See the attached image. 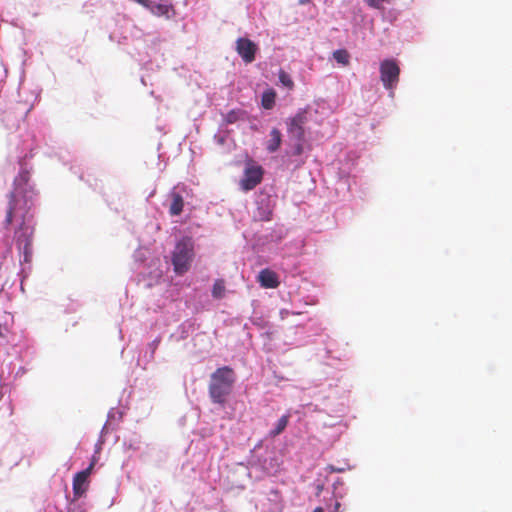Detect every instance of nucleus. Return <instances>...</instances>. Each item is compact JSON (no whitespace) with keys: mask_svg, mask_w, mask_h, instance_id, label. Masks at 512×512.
Segmentation results:
<instances>
[{"mask_svg":"<svg viewBox=\"0 0 512 512\" xmlns=\"http://www.w3.org/2000/svg\"><path fill=\"white\" fill-rule=\"evenodd\" d=\"M303 153V141H296L293 146L292 155L299 156Z\"/></svg>","mask_w":512,"mask_h":512,"instance_id":"nucleus-18","label":"nucleus"},{"mask_svg":"<svg viewBox=\"0 0 512 512\" xmlns=\"http://www.w3.org/2000/svg\"><path fill=\"white\" fill-rule=\"evenodd\" d=\"M17 180H20L24 183H27L29 181V172L27 170H22L20 173H19V177Z\"/></svg>","mask_w":512,"mask_h":512,"instance_id":"nucleus-19","label":"nucleus"},{"mask_svg":"<svg viewBox=\"0 0 512 512\" xmlns=\"http://www.w3.org/2000/svg\"><path fill=\"white\" fill-rule=\"evenodd\" d=\"M275 98H276V93L273 90H268V91L264 92L262 95V100H261L262 106L265 109L273 108V106L275 104Z\"/></svg>","mask_w":512,"mask_h":512,"instance_id":"nucleus-13","label":"nucleus"},{"mask_svg":"<svg viewBox=\"0 0 512 512\" xmlns=\"http://www.w3.org/2000/svg\"><path fill=\"white\" fill-rule=\"evenodd\" d=\"M219 289H220V283H219V282H217V283L215 284V286H214V291H213V292H214V294H215L216 296H220V294H218V290H219Z\"/></svg>","mask_w":512,"mask_h":512,"instance_id":"nucleus-23","label":"nucleus"},{"mask_svg":"<svg viewBox=\"0 0 512 512\" xmlns=\"http://www.w3.org/2000/svg\"><path fill=\"white\" fill-rule=\"evenodd\" d=\"M209 392L215 403L224 402V368H218L211 377Z\"/></svg>","mask_w":512,"mask_h":512,"instance_id":"nucleus-6","label":"nucleus"},{"mask_svg":"<svg viewBox=\"0 0 512 512\" xmlns=\"http://www.w3.org/2000/svg\"><path fill=\"white\" fill-rule=\"evenodd\" d=\"M226 371V385L234 382V378L232 377L233 371L229 369L228 367L225 368Z\"/></svg>","mask_w":512,"mask_h":512,"instance_id":"nucleus-20","label":"nucleus"},{"mask_svg":"<svg viewBox=\"0 0 512 512\" xmlns=\"http://www.w3.org/2000/svg\"><path fill=\"white\" fill-rule=\"evenodd\" d=\"M258 281L264 288H277L280 284L278 275L270 269L261 270L258 275Z\"/></svg>","mask_w":512,"mask_h":512,"instance_id":"nucleus-10","label":"nucleus"},{"mask_svg":"<svg viewBox=\"0 0 512 512\" xmlns=\"http://www.w3.org/2000/svg\"><path fill=\"white\" fill-rule=\"evenodd\" d=\"M6 327L0 324V337H5Z\"/></svg>","mask_w":512,"mask_h":512,"instance_id":"nucleus-24","label":"nucleus"},{"mask_svg":"<svg viewBox=\"0 0 512 512\" xmlns=\"http://www.w3.org/2000/svg\"><path fill=\"white\" fill-rule=\"evenodd\" d=\"M313 512H324V509L322 507H317Z\"/></svg>","mask_w":512,"mask_h":512,"instance_id":"nucleus-26","label":"nucleus"},{"mask_svg":"<svg viewBox=\"0 0 512 512\" xmlns=\"http://www.w3.org/2000/svg\"><path fill=\"white\" fill-rule=\"evenodd\" d=\"M380 74L383 86L392 90L399 81L400 68L395 60H384L380 64Z\"/></svg>","mask_w":512,"mask_h":512,"instance_id":"nucleus-3","label":"nucleus"},{"mask_svg":"<svg viewBox=\"0 0 512 512\" xmlns=\"http://www.w3.org/2000/svg\"><path fill=\"white\" fill-rule=\"evenodd\" d=\"M300 4H306L309 2V0H299Z\"/></svg>","mask_w":512,"mask_h":512,"instance_id":"nucleus-27","label":"nucleus"},{"mask_svg":"<svg viewBox=\"0 0 512 512\" xmlns=\"http://www.w3.org/2000/svg\"><path fill=\"white\" fill-rule=\"evenodd\" d=\"M290 415H283L276 423L275 428L269 432L270 437L274 438L280 435L287 427L289 423Z\"/></svg>","mask_w":512,"mask_h":512,"instance_id":"nucleus-12","label":"nucleus"},{"mask_svg":"<svg viewBox=\"0 0 512 512\" xmlns=\"http://www.w3.org/2000/svg\"><path fill=\"white\" fill-rule=\"evenodd\" d=\"M271 214L272 210L269 206H266L265 208L259 207L256 217L261 221H269L271 219Z\"/></svg>","mask_w":512,"mask_h":512,"instance_id":"nucleus-16","label":"nucleus"},{"mask_svg":"<svg viewBox=\"0 0 512 512\" xmlns=\"http://www.w3.org/2000/svg\"><path fill=\"white\" fill-rule=\"evenodd\" d=\"M257 50V45L248 38H239L236 41V51L247 64L255 60Z\"/></svg>","mask_w":512,"mask_h":512,"instance_id":"nucleus-7","label":"nucleus"},{"mask_svg":"<svg viewBox=\"0 0 512 512\" xmlns=\"http://www.w3.org/2000/svg\"><path fill=\"white\" fill-rule=\"evenodd\" d=\"M159 343H160V338H157V339H155V340L150 344L151 349H152V353H154V352H155V350L157 349V347H158Z\"/></svg>","mask_w":512,"mask_h":512,"instance_id":"nucleus-21","label":"nucleus"},{"mask_svg":"<svg viewBox=\"0 0 512 512\" xmlns=\"http://www.w3.org/2000/svg\"><path fill=\"white\" fill-rule=\"evenodd\" d=\"M333 58L339 64L347 66L349 64L350 55H349L347 50H345V49H338V50L333 52Z\"/></svg>","mask_w":512,"mask_h":512,"instance_id":"nucleus-14","label":"nucleus"},{"mask_svg":"<svg viewBox=\"0 0 512 512\" xmlns=\"http://www.w3.org/2000/svg\"><path fill=\"white\" fill-rule=\"evenodd\" d=\"M181 190H183V188L174 187L168 194L170 201L169 214L171 216H178L183 212L184 198Z\"/></svg>","mask_w":512,"mask_h":512,"instance_id":"nucleus-8","label":"nucleus"},{"mask_svg":"<svg viewBox=\"0 0 512 512\" xmlns=\"http://www.w3.org/2000/svg\"><path fill=\"white\" fill-rule=\"evenodd\" d=\"M194 258V243L191 238H183L180 240L172 253V264L174 271L182 275L186 273L190 267Z\"/></svg>","mask_w":512,"mask_h":512,"instance_id":"nucleus-2","label":"nucleus"},{"mask_svg":"<svg viewBox=\"0 0 512 512\" xmlns=\"http://www.w3.org/2000/svg\"><path fill=\"white\" fill-rule=\"evenodd\" d=\"M279 81L282 83L283 86L289 89H292L294 87V82L292 78L284 70L279 71Z\"/></svg>","mask_w":512,"mask_h":512,"instance_id":"nucleus-15","label":"nucleus"},{"mask_svg":"<svg viewBox=\"0 0 512 512\" xmlns=\"http://www.w3.org/2000/svg\"><path fill=\"white\" fill-rule=\"evenodd\" d=\"M307 123V114L305 111L298 112L289 120L287 132L290 139L295 141H304L305 129Z\"/></svg>","mask_w":512,"mask_h":512,"instance_id":"nucleus-5","label":"nucleus"},{"mask_svg":"<svg viewBox=\"0 0 512 512\" xmlns=\"http://www.w3.org/2000/svg\"><path fill=\"white\" fill-rule=\"evenodd\" d=\"M8 198L4 224L8 227L14 221L20 220L19 227L15 231V241L18 249L27 254L31 246L32 228L26 218L28 212L26 201L18 198L14 192L10 193Z\"/></svg>","mask_w":512,"mask_h":512,"instance_id":"nucleus-1","label":"nucleus"},{"mask_svg":"<svg viewBox=\"0 0 512 512\" xmlns=\"http://www.w3.org/2000/svg\"><path fill=\"white\" fill-rule=\"evenodd\" d=\"M340 506H341V504L339 502H336L335 507H334L336 512H339Z\"/></svg>","mask_w":512,"mask_h":512,"instance_id":"nucleus-25","label":"nucleus"},{"mask_svg":"<svg viewBox=\"0 0 512 512\" xmlns=\"http://www.w3.org/2000/svg\"><path fill=\"white\" fill-rule=\"evenodd\" d=\"M365 2L373 9H383V3H390L391 0H365Z\"/></svg>","mask_w":512,"mask_h":512,"instance_id":"nucleus-17","label":"nucleus"},{"mask_svg":"<svg viewBox=\"0 0 512 512\" xmlns=\"http://www.w3.org/2000/svg\"><path fill=\"white\" fill-rule=\"evenodd\" d=\"M158 11L160 13L164 14V13H167L168 8H167V6H164V5H158Z\"/></svg>","mask_w":512,"mask_h":512,"instance_id":"nucleus-22","label":"nucleus"},{"mask_svg":"<svg viewBox=\"0 0 512 512\" xmlns=\"http://www.w3.org/2000/svg\"><path fill=\"white\" fill-rule=\"evenodd\" d=\"M282 143V134L279 129L273 128L270 132V139L266 144V149L270 153L276 152Z\"/></svg>","mask_w":512,"mask_h":512,"instance_id":"nucleus-11","label":"nucleus"},{"mask_svg":"<svg viewBox=\"0 0 512 512\" xmlns=\"http://www.w3.org/2000/svg\"><path fill=\"white\" fill-rule=\"evenodd\" d=\"M263 168L256 164H248L244 170L243 178L240 181L241 188L245 191L254 189L261 183Z\"/></svg>","mask_w":512,"mask_h":512,"instance_id":"nucleus-4","label":"nucleus"},{"mask_svg":"<svg viewBox=\"0 0 512 512\" xmlns=\"http://www.w3.org/2000/svg\"><path fill=\"white\" fill-rule=\"evenodd\" d=\"M95 462L92 461L89 467L85 470L78 472L73 478V491L77 496L82 495L87 489V480L90 476Z\"/></svg>","mask_w":512,"mask_h":512,"instance_id":"nucleus-9","label":"nucleus"}]
</instances>
